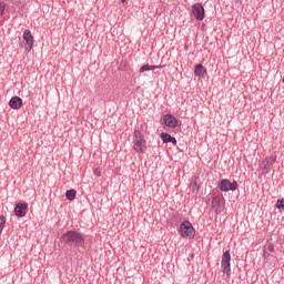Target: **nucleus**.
<instances>
[{
  "instance_id": "nucleus-22",
  "label": "nucleus",
  "mask_w": 284,
  "mask_h": 284,
  "mask_svg": "<svg viewBox=\"0 0 284 284\" xmlns=\"http://www.w3.org/2000/svg\"><path fill=\"white\" fill-rule=\"evenodd\" d=\"M170 143H172L173 145H176V143H178V141H176V138H171V141H170Z\"/></svg>"
},
{
  "instance_id": "nucleus-15",
  "label": "nucleus",
  "mask_w": 284,
  "mask_h": 284,
  "mask_svg": "<svg viewBox=\"0 0 284 284\" xmlns=\"http://www.w3.org/2000/svg\"><path fill=\"white\" fill-rule=\"evenodd\" d=\"M65 196L68 201H74V199H77V191L74 189H70L65 192Z\"/></svg>"
},
{
  "instance_id": "nucleus-19",
  "label": "nucleus",
  "mask_w": 284,
  "mask_h": 284,
  "mask_svg": "<svg viewBox=\"0 0 284 284\" xmlns=\"http://www.w3.org/2000/svg\"><path fill=\"white\" fill-rule=\"evenodd\" d=\"M6 12V3L0 2V17H3V13Z\"/></svg>"
},
{
  "instance_id": "nucleus-4",
  "label": "nucleus",
  "mask_w": 284,
  "mask_h": 284,
  "mask_svg": "<svg viewBox=\"0 0 284 284\" xmlns=\"http://www.w3.org/2000/svg\"><path fill=\"white\" fill-rule=\"evenodd\" d=\"M221 192H236L239 190V182L223 179L219 183Z\"/></svg>"
},
{
  "instance_id": "nucleus-25",
  "label": "nucleus",
  "mask_w": 284,
  "mask_h": 284,
  "mask_svg": "<svg viewBox=\"0 0 284 284\" xmlns=\"http://www.w3.org/2000/svg\"><path fill=\"white\" fill-rule=\"evenodd\" d=\"M125 1H128V0H121L122 3H125Z\"/></svg>"
},
{
  "instance_id": "nucleus-11",
  "label": "nucleus",
  "mask_w": 284,
  "mask_h": 284,
  "mask_svg": "<svg viewBox=\"0 0 284 284\" xmlns=\"http://www.w3.org/2000/svg\"><path fill=\"white\" fill-rule=\"evenodd\" d=\"M23 105V100L19 97H13L9 101V108L12 110H19Z\"/></svg>"
},
{
  "instance_id": "nucleus-1",
  "label": "nucleus",
  "mask_w": 284,
  "mask_h": 284,
  "mask_svg": "<svg viewBox=\"0 0 284 284\" xmlns=\"http://www.w3.org/2000/svg\"><path fill=\"white\" fill-rule=\"evenodd\" d=\"M60 240L69 247H85V237L77 231H68L61 235Z\"/></svg>"
},
{
  "instance_id": "nucleus-17",
  "label": "nucleus",
  "mask_w": 284,
  "mask_h": 284,
  "mask_svg": "<svg viewBox=\"0 0 284 284\" xmlns=\"http://www.w3.org/2000/svg\"><path fill=\"white\" fill-rule=\"evenodd\" d=\"M3 227H6V216H0V234L3 232Z\"/></svg>"
},
{
  "instance_id": "nucleus-21",
  "label": "nucleus",
  "mask_w": 284,
  "mask_h": 284,
  "mask_svg": "<svg viewBox=\"0 0 284 284\" xmlns=\"http://www.w3.org/2000/svg\"><path fill=\"white\" fill-rule=\"evenodd\" d=\"M263 256H264V258H270V252H267L266 250H264Z\"/></svg>"
},
{
  "instance_id": "nucleus-14",
  "label": "nucleus",
  "mask_w": 284,
  "mask_h": 284,
  "mask_svg": "<svg viewBox=\"0 0 284 284\" xmlns=\"http://www.w3.org/2000/svg\"><path fill=\"white\" fill-rule=\"evenodd\" d=\"M163 65H151V64H144L140 68V73L149 72L150 70H161Z\"/></svg>"
},
{
  "instance_id": "nucleus-6",
  "label": "nucleus",
  "mask_w": 284,
  "mask_h": 284,
  "mask_svg": "<svg viewBox=\"0 0 284 284\" xmlns=\"http://www.w3.org/2000/svg\"><path fill=\"white\" fill-rule=\"evenodd\" d=\"M212 210L216 214H223V210H225V197L221 195H216L212 200Z\"/></svg>"
},
{
  "instance_id": "nucleus-13",
  "label": "nucleus",
  "mask_w": 284,
  "mask_h": 284,
  "mask_svg": "<svg viewBox=\"0 0 284 284\" xmlns=\"http://www.w3.org/2000/svg\"><path fill=\"white\" fill-rule=\"evenodd\" d=\"M195 77H200L201 79H205V75L207 74V69L203 67V64H196L194 70Z\"/></svg>"
},
{
  "instance_id": "nucleus-12",
  "label": "nucleus",
  "mask_w": 284,
  "mask_h": 284,
  "mask_svg": "<svg viewBox=\"0 0 284 284\" xmlns=\"http://www.w3.org/2000/svg\"><path fill=\"white\" fill-rule=\"evenodd\" d=\"M23 39L29 48L34 45V37H32V32L30 30H24Z\"/></svg>"
},
{
  "instance_id": "nucleus-3",
  "label": "nucleus",
  "mask_w": 284,
  "mask_h": 284,
  "mask_svg": "<svg viewBox=\"0 0 284 284\" xmlns=\"http://www.w3.org/2000/svg\"><path fill=\"white\" fill-rule=\"evenodd\" d=\"M180 234L182 239H194L196 231L194 230L192 222L190 221L182 222L180 225Z\"/></svg>"
},
{
  "instance_id": "nucleus-8",
  "label": "nucleus",
  "mask_w": 284,
  "mask_h": 284,
  "mask_svg": "<svg viewBox=\"0 0 284 284\" xmlns=\"http://www.w3.org/2000/svg\"><path fill=\"white\" fill-rule=\"evenodd\" d=\"M163 122L166 128H176V125H179V120H176V118L170 113L163 116Z\"/></svg>"
},
{
  "instance_id": "nucleus-18",
  "label": "nucleus",
  "mask_w": 284,
  "mask_h": 284,
  "mask_svg": "<svg viewBox=\"0 0 284 284\" xmlns=\"http://www.w3.org/2000/svg\"><path fill=\"white\" fill-rule=\"evenodd\" d=\"M276 207H277V210L284 211V200L283 199L277 200Z\"/></svg>"
},
{
  "instance_id": "nucleus-7",
  "label": "nucleus",
  "mask_w": 284,
  "mask_h": 284,
  "mask_svg": "<svg viewBox=\"0 0 284 284\" xmlns=\"http://www.w3.org/2000/svg\"><path fill=\"white\" fill-rule=\"evenodd\" d=\"M192 14L197 21H203L205 19V8H203V4L200 2L193 4Z\"/></svg>"
},
{
  "instance_id": "nucleus-20",
  "label": "nucleus",
  "mask_w": 284,
  "mask_h": 284,
  "mask_svg": "<svg viewBox=\"0 0 284 284\" xmlns=\"http://www.w3.org/2000/svg\"><path fill=\"white\" fill-rule=\"evenodd\" d=\"M266 250H267L268 252H274V244H273V243H270V244L267 245Z\"/></svg>"
},
{
  "instance_id": "nucleus-9",
  "label": "nucleus",
  "mask_w": 284,
  "mask_h": 284,
  "mask_svg": "<svg viewBox=\"0 0 284 284\" xmlns=\"http://www.w3.org/2000/svg\"><path fill=\"white\" fill-rule=\"evenodd\" d=\"M274 163H276V155H271L262 161L261 168L267 172Z\"/></svg>"
},
{
  "instance_id": "nucleus-2",
  "label": "nucleus",
  "mask_w": 284,
  "mask_h": 284,
  "mask_svg": "<svg viewBox=\"0 0 284 284\" xmlns=\"http://www.w3.org/2000/svg\"><path fill=\"white\" fill-rule=\"evenodd\" d=\"M133 150L136 154H143L148 150V142L139 130H135L133 134Z\"/></svg>"
},
{
  "instance_id": "nucleus-16",
  "label": "nucleus",
  "mask_w": 284,
  "mask_h": 284,
  "mask_svg": "<svg viewBox=\"0 0 284 284\" xmlns=\"http://www.w3.org/2000/svg\"><path fill=\"white\" fill-rule=\"evenodd\" d=\"M160 138L162 139L163 143H170L173 136H171L170 133L162 132Z\"/></svg>"
},
{
  "instance_id": "nucleus-23",
  "label": "nucleus",
  "mask_w": 284,
  "mask_h": 284,
  "mask_svg": "<svg viewBox=\"0 0 284 284\" xmlns=\"http://www.w3.org/2000/svg\"><path fill=\"white\" fill-rule=\"evenodd\" d=\"M191 185H192L193 190H196V187H197L196 181L192 182Z\"/></svg>"
},
{
  "instance_id": "nucleus-5",
  "label": "nucleus",
  "mask_w": 284,
  "mask_h": 284,
  "mask_svg": "<svg viewBox=\"0 0 284 284\" xmlns=\"http://www.w3.org/2000/svg\"><path fill=\"white\" fill-rule=\"evenodd\" d=\"M231 261L232 255L230 254V251H225L222 255L221 267L226 276L232 274Z\"/></svg>"
},
{
  "instance_id": "nucleus-10",
  "label": "nucleus",
  "mask_w": 284,
  "mask_h": 284,
  "mask_svg": "<svg viewBox=\"0 0 284 284\" xmlns=\"http://www.w3.org/2000/svg\"><path fill=\"white\" fill-rule=\"evenodd\" d=\"M26 210H28V203H18L14 207L16 216L23 217L26 216Z\"/></svg>"
},
{
  "instance_id": "nucleus-24",
  "label": "nucleus",
  "mask_w": 284,
  "mask_h": 284,
  "mask_svg": "<svg viewBox=\"0 0 284 284\" xmlns=\"http://www.w3.org/2000/svg\"><path fill=\"white\" fill-rule=\"evenodd\" d=\"M95 174H97V176H101V172H99L97 170H95Z\"/></svg>"
}]
</instances>
